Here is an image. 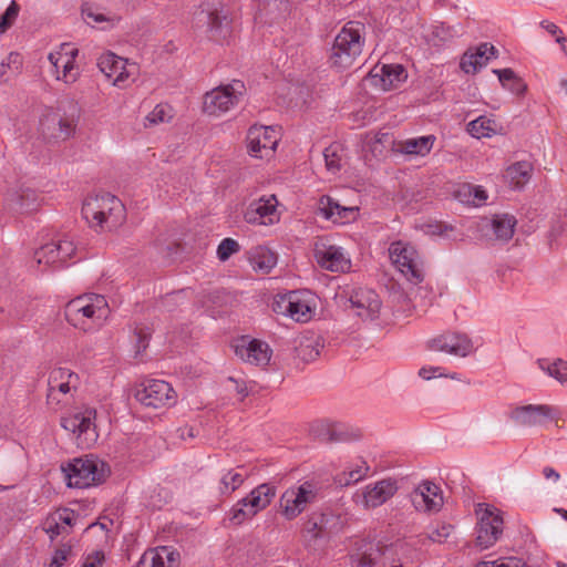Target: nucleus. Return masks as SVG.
Masks as SVG:
<instances>
[{
	"label": "nucleus",
	"mask_w": 567,
	"mask_h": 567,
	"mask_svg": "<svg viewBox=\"0 0 567 567\" xmlns=\"http://www.w3.org/2000/svg\"><path fill=\"white\" fill-rule=\"evenodd\" d=\"M380 556L379 548H374L372 544L369 545L363 553L352 556V561L355 567H372L375 564L377 557Z\"/></svg>",
	"instance_id": "nucleus-49"
},
{
	"label": "nucleus",
	"mask_w": 567,
	"mask_h": 567,
	"mask_svg": "<svg viewBox=\"0 0 567 567\" xmlns=\"http://www.w3.org/2000/svg\"><path fill=\"white\" fill-rule=\"evenodd\" d=\"M338 147L337 146H330L327 147L323 152L324 161L327 168L331 172H336L340 168V157L337 154Z\"/></svg>",
	"instance_id": "nucleus-54"
},
{
	"label": "nucleus",
	"mask_w": 567,
	"mask_h": 567,
	"mask_svg": "<svg viewBox=\"0 0 567 567\" xmlns=\"http://www.w3.org/2000/svg\"><path fill=\"white\" fill-rule=\"evenodd\" d=\"M543 475L546 480H553L554 482H558L560 478V475L558 472H556L555 468L546 466L543 470Z\"/></svg>",
	"instance_id": "nucleus-62"
},
{
	"label": "nucleus",
	"mask_w": 567,
	"mask_h": 567,
	"mask_svg": "<svg viewBox=\"0 0 567 567\" xmlns=\"http://www.w3.org/2000/svg\"><path fill=\"white\" fill-rule=\"evenodd\" d=\"M82 18L87 24L92 27L106 23V25H102V28L113 25L115 22L118 21V18L116 16L104 13L100 9L94 8L90 4H85L82 7Z\"/></svg>",
	"instance_id": "nucleus-44"
},
{
	"label": "nucleus",
	"mask_w": 567,
	"mask_h": 567,
	"mask_svg": "<svg viewBox=\"0 0 567 567\" xmlns=\"http://www.w3.org/2000/svg\"><path fill=\"white\" fill-rule=\"evenodd\" d=\"M245 92L240 81L213 89L204 95L203 111L210 116H220L235 107Z\"/></svg>",
	"instance_id": "nucleus-12"
},
{
	"label": "nucleus",
	"mask_w": 567,
	"mask_h": 567,
	"mask_svg": "<svg viewBox=\"0 0 567 567\" xmlns=\"http://www.w3.org/2000/svg\"><path fill=\"white\" fill-rule=\"evenodd\" d=\"M151 338V331L147 327H136L133 334L132 342L134 343V354L135 358H138L142 355V353L146 350L148 347Z\"/></svg>",
	"instance_id": "nucleus-48"
},
{
	"label": "nucleus",
	"mask_w": 567,
	"mask_h": 567,
	"mask_svg": "<svg viewBox=\"0 0 567 567\" xmlns=\"http://www.w3.org/2000/svg\"><path fill=\"white\" fill-rule=\"evenodd\" d=\"M318 488L312 482L306 481L290 486L280 496L279 513L287 520H292L316 502Z\"/></svg>",
	"instance_id": "nucleus-11"
},
{
	"label": "nucleus",
	"mask_w": 567,
	"mask_h": 567,
	"mask_svg": "<svg viewBox=\"0 0 567 567\" xmlns=\"http://www.w3.org/2000/svg\"><path fill=\"white\" fill-rule=\"evenodd\" d=\"M540 25L543 29H545L548 33H550L554 37L563 35L561 30L553 22L544 20L540 22Z\"/></svg>",
	"instance_id": "nucleus-61"
},
{
	"label": "nucleus",
	"mask_w": 567,
	"mask_h": 567,
	"mask_svg": "<svg viewBox=\"0 0 567 567\" xmlns=\"http://www.w3.org/2000/svg\"><path fill=\"white\" fill-rule=\"evenodd\" d=\"M75 251L76 246L73 239L63 235L38 248L33 254V260L42 269L59 268L64 266Z\"/></svg>",
	"instance_id": "nucleus-15"
},
{
	"label": "nucleus",
	"mask_w": 567,
	"mask_h": 567,
	"mask_svg": "<svg viewBox=\"0 0 567 567\" xmlns=\"http://www.w3.org/2000/svg\"><path fill=\"white\" fill-rule=\"evenodd\" d=\"M324 525L326 517L323 515L319 517H311L305 523L302 538L309 547L317 549L326 543L328 539V533Z\"/></svg>",
	"instance_id": "nucleus-33"
},
{
	"label": "nucleus",
	"mask_w": 567,
	"mask_h": 567,
	"mask_svg": "<svg viewBox=\"0 0 567 567\" xmlns=\"http://www.w3.org/2000/svg\"><path fill=\"white\" fill-rule=\"evenodd\" d=\"M228 382L234 384V390L240 396L241 400L244 398H246L251 390V386H249V383H247L241 378L229 377Z\"/></svg>",
	"instance_id": "nucleus-57"
},
{
	"label": "nucleus",
	"mask_w": 567,
	"mask_h": 567,
	"mask_svg": "<svg viewBox=\"0 0 567 567\" xmlns=\"http://www.w3.org/2000/svg\"><path fill=\"white\" fill-rule=\"evenodd\" d=\"M556 42L560 45L561 51L567 56V38L564 35H558L556 38Z\"/></svg>",
	"instance_id": "nucleus-64"
},
{
	"label": "nucleus",
	"mask_w": 567,
	"mask_h": 567,
	"mask_svg": "<svg viewBox=\"0 0 567 567\" xmlns=\"http://www.w3.org/2000/svg\"><path fill=\"white\" fill-rule=\"evenodd\" d=\"M97 66L100 71L112 81V84L120 89L127 87L135 81L138 74L136 63L112 52L102 53L97 60Z\"/></svg>",
	"instance_id": "nucleus-14"
},
{
	"label": "nucleus",
	"mask_w": 567,
	"mask_h": 567,
	"mask_svg": "<svg viewBox=\"0 0 567 567\" xmlns=\"http://www.w3.org/2000/svg\"><path fill=\"white\" fill-rule=\"evenodd\" d=\"M430 348L457 358H466L474 353L477 347L465 333L446 332L430 341Z\"/></svg>",
	"instance_id": "nucleus-24"
},
{
	"label": "nucleus",
	"mask_w": 567,
	"mask_h": 567,
	"mask_svg": "<svg viewBox=\"0 0 567 567\" xmlns=\"http://www.w3.org/2000/svg\"><path fill=\"white\" fill-rule=\"evenodd\" d=\"M317 209L324 219L341 225L354 221L359 215L357 206H341L337 200L327 195L319 198Z\"/></svg>",
	"instance_id": "nucleus-29"
},
{
	"label": "nucleus",
	"mask_w": 567,
	"mask_h": 567,
	"mask_svg": "<svg viewBox=\"0 0 567 567\" xmlns=\"http://www.w3.org/2000/svg\"><path fill=\"white\" fill-rule=\"evenodd\" d=\"M502 131L501 124L491 116L481 115L466 125V132L474 138H491Z\"/></svg>",
	"instance_id": "nucleus-35"
},
{
	"label": "nucleus",
	"mask_w": 567,
	"mask_h": 567,
	"mask_svg": "<svg viewBox=\"0 0 567 567\" xmlns=\"http://www.w3.org/2000/svg\"><path fill=\"white\" fill-rule=\"evenodd\" d=\"M64 313L70 324L87 332L103 326L110 315V307L103 296L87 293L69 301Z\"/></svg>",
	"instance_id": "nucleus-2"
},
{
	"label": "nucleus",
	"mask_w": 567,
	"mask_h": 567,
	"mask_svg": "<svg viewBox=\"0 0 567 567\" xmlns=\"http://www.w3.org/2000/svg\"><path fill=\"white\" fill-rule=\"evenodd\" d=\"M538 365L547 375L557 380L561 385L567 386V361L561 359L553 362L540 360Z\"/></svg>",
	"instance_id": "nucleus-45"
},
{
	"label": "nucleus",
	"mask_w": 567,
	"mask_h": 567,
	"mask_svg": "<svg viewBox=\"0 0 567 567\" xmlns=\"http://www.w3.org/2000/svg\"><path fill=\"white\" fill-rule=\"evenodd\" d=\"M76 122L60 109H48L41 116L40 127L44 136L55 141H65L75 132Z\"/></svg>",
	"instance_id": "nucleus-19"
},
{
	"label": "nucleus",
	"mask_w": 567,
	"mask_h": 567,
	"mask_svg": "<svg viewBox=\"0 0 567 567\" xmlns=\"http://www.w3.org/2000/svg\"><path fill=\"white\" fill-rule=\"evenodd\" d=\"M464 193L470 197H473L472 202L474 205H481L487 199V193L482 186L465 185L463 187Z\"/></svg>",
	"instance_id": "nucleus-53"
},
{
	"label": "nucleus",
	"mask_w": 567,
	"mask_h": 567,
	"mask_svg": "<svg viewBox=\"0 0 567 567\" xmlns=\"http://www.w3.org/2000/svg\"><path fill=\"white\" fill-rule=\"evenodd\" d=\"M474 512L477 519L476 545L481 549H488L498 542L503 534V512L487 503L476 504Z\"/></svg>",
	"instance_id": "nucleus-8"
},
{
	"label": "nucleus",
	"mask_w": 567,
	"mask_h": 567,
	"mask_svg": "<svg viewBox=\"0 0 567 567\" xmlns=\"http://www.w3.org/2000/svg\"><path fill=\"white\" fill-rule=\"evenodd\" d=\"M179 553L171 546L147 549L140 558L137 567H178Z\"/></svg>",
	"instance_id": "nucleus-30"
},
{
	"label": "nucleus",
	"mask_w": 567,
	"mask_h": 567,
	"mask_svg": "<svg viewBox=\"0 0 567 567\" xmlns=\"http://www.w3.org/2000/svg\"><path fill=\"white\" fill-rule=\"evenodd\" d=\"M386 136H388L386 134H375L373 136V140H374V142H373L374 146L372 150L373 152H381V145L383 143V140L386 138Z\"/></svg>",
	"instance_id": "nucleus-63"
},
{
	"label": "nucleus",
	"mask_w": 567,
	"mask_h": 567,
	"mask_svg": "<svg viewBox=\"0 0 567 567\" xmlns=\"http://www.w3.org/2000/svg\"><path fill=\"white\" fill-rule=\"evenodd\" d=\"M70 551H71L70 546L63 545V546L59 547L52 556L50 567H61L66 561V559L70 555Z\"/></svg>",
	"instance_id": "nucleus-56"
},
{
	"label": "nucleus",
	"mask_w": 567,
	"mask_h": 567,
	"mask_svg": "<svg viewBox=\"0 0 567 567\" xmlns=\"http://www.w3.org/2000/svg\"><path fill=\"white\" fill-rule=\"evenodd\" d=\"M82 216L96 233H111L126 219V210L120 198L110 193L92 194L85 197Z\"/></svg>",
	"instance_id": "nucleus-1"
},
{
	"label": "nucleus",
	"mask_w": 567,
	"mask_h": 567,
	"mask_svg": "<svg viewBox=\"0 0 567 567\" xmlns=\"http://www.w3.org/2000/svg\"><path fill=\"white\" fill-rule=\"evenodd\" d=\"M233 347L236 355L247 363L264 367L270 361L271 349L258 339L243 336L235 340Z\"/></svg>",
	"instance_id": "nucleus-25"
},
{
	"label": "nucleus",
	"mask_w": 567,
	"mask_h": 567,
	"mask_svg": "<svg viewBox=\"0 0 567 567\" xmlns=\"http://www.w3.org/2000/svg\"><path fill=\"white\" fill-rule=\"evenodd\" d=\"M8 205L21 213H31L40 205L39 195L35 190L27 188L20 193L10 194Z\"/></svg>",
	"instance_id": "nucleus-40"
},
{
	"label": "nucleus",
	"mask_w": 567,
	"mask_h": 567,
	"mask_svg": "<svg viewBox=\"0 0 567 567\" xmlns=\"http://www.w3.org/2000/svg\"><path fill=\"white\" fill-rule=\"evenodd\" d=\"M238 250L239 244L235 239L225 238L221 240L217 248V256L221 261H225Z\"/></svg>",
	"instance_id": "nucleus-52"
},
{
	"label": "nucleus",
	"mask_w": 567,
	"mask_h": 567,
	"mask_svg": "<svg viewBox=\"0 0 567 567\" xmlns=\"http://www.w3.org/2000/svg\"><path fill=\"white\" fill-rule=\"evenodd\" d=\"M433 34L441 41H447L457 35V31L454 28L440 24L434 28Z\"/></svg>",
	"instance_id": "nucleus-59"
},
{
	"label": "nucleus",
	"mask_w": 567,
	"mask_h": 567,
	"mask_svg": "<svg viewBox=\"0 0 567 567\" xmlns=\"http://www.w3.org/2000/svg\"><path fill=\"white\" fill-rule=\"evenodd\" d=\"M350 309L363 321H375L382 311L380 296L369 288L353 289L349 296Z\"/></svg>",
	"instance_id": "nucleus-21"
},
{
	"label": "nucleus",
	"mask_w": 567,
	"mask_h": 567,
	"mask_svg": "<svg viewBox=\"0 0 567 567\" xmlns=\"http://www.w3.org/2000/svg\"><path fill=\"white\" fill-rule=\"evenodd\" d=\"M20 7L16 1H11L6 11L0 16V33H4L16 21Z\"/></svg>",
	"instance_id": "nucleus-51"
},
{
	"label": "nucleus",
	"mask_w": 567,
	"mask_h": 567,
	"mask_svg": "<svg viewBox=\"0 0 567 567\" xmlns=\"http://www.w3.org/2000/svg\"><path fill=\"white\" fill-rule=\"evenodd\" d=\"M408 78L405 69L401 64L375 65L365 78V85L386 92L396 89Z\"/></svg>",
	"instance_id": "nucleus-23"
},
{
	"label": "nucleus",
	"mask_w": 567,
	"mask_h": 567,
	"mask_svg": "<svg viewBox=\"0 0 567 567\" xmlns=\"http://www.w3.org/2000/svg\"><path fill=\"white\" fill-rule=\"evenodd\" d=\"M104 560V553L102 550H94L84 557L80 567H103Z\"/></svg>",
	"instance_id": "nucleus-55"
},
{
	"label": "nucleus",
	"mask_w": 567,
	"mask_h": 567,
	"mask_svg": "<svg viewBox=\"0 0 567 567\" xmlns=\"http://www.w3.org/2000/svg\"><path fill=\"white\" fill-rule=\"evenodd\" d=\"M278 199L275 195H262L248 203L243 218L250 225L272 226L280 220Z\"/></svg>",
	"instance_id": "nucleus-18"
},
{
	"label": "nucleus",
	"mask_w": 567,
	"mask_h": 567,
	"mask_svg": "<svg viewBox=\"0 0 567 567\" xmlns=\"http://www.w3.org/2000/svg\"><path fill=\"white\" fill-rule=\"evenodd\" d=\"M558 410L547 404H527L515 408L512 419L519 425L536 426L556 417Z\"/></svg>",
	"instance_id": "nucleus-27"
},
{
	"label": "nucleus",
	"mask_w": 567,
	"mask_h": 567,
	"mask_svg": "<svg viewBox=\"0 0 567 567\" xmlns=\"http://www.w3.org/2000/svg\"><path fill=\"white\" fill-rule=\"evenodd\" d=\"M79 49L72 43H62L48 54L52 76L64 84L75 83L81 75V68L76 61Z\"/></svg>",
	"instance_id": "nucleus-10"
},
{
	"label": "nucleus",
	"mask_w": 567,
	"mask_h": 567,
	"mask_svg": "<svg viewBox=\"0 0 567 567\" xmlns=\"http://www.w3.org/2000/svg\"><path fill=\"white\" fill-rule=\"evenodd\" d=\"M70 487L86 488L102 483L110 474L109 465L93 455L74 458L61 466Z\"/></svg>",
	"instance_id": "nucleus-4"
},
{
	"label": "nucleus",
	"mask_w": 567,
	"mask_h": 567,
	"mask_svg": "<svg viewBox=\"0 0 567 567\" xmlns=\"http://www.w3.org/2000/svg\"><path fill=\"white\" fill-rule=\"evenodd\" d=\"M495 48L489 43H482L474 50L466 51L460 66L466 74H475L484 68L488 61L495 55Z\"/></svg>",
	"instance_id": "nucleus-31"
},
{
	"label": "nucleus",
	"mask_w": 567,
	"mask_h": 567,
	"mask_svg": "<svg viewBox=\"0 0 567 567\" xmlns=\"http://www.w3.org/2000/svg\"><path fill=\"white\" fill-rule=\"evenodd\" d=\"M516 218L509 214L495 215L491 220V227L498 240H509L515 231Z\"/></svg>",
	"instance_id": "nucleus-41"
},
{
	"label": "nucleus",
	"mask_w": 567,
	"mask_h": 567,
	"mask_svg": "<svg viewBox=\"0 0 567 567\" xmlns=\"http://www.w3.org/2000/svg\"><path fill=\"white\" fill-rule=\"evenodd\" d=\"M452 532V527L450 525H443L441 529H437L431 533L430 538L434 542H442L444 538L449 537Z\"/></svg>",
	"instance_id": "nucleus-60"
},
{
	"label": "nucleus",
	"mask_w": 567,
	"mask_h": 567,
	"mask_svg": "<svg viewBox=\"0 0 567 567\" xmlns=\"http://www.w3.org/2000/svg\"><path fill=\"white\" fill-rule=\"evenodd\" d=\"M411 502L419 512H439L443 506V492L430 481L421 482L411 493Z\"/></svg>",
	"instance_id": "nucleus-26"
},
{
	"label": "nucleus",
	"mask_w": 567,
	"mask_h": 567,
	"mask_svg": "<svg viewBox=\"0 0 567 567\" xmlns=\"http://www.w3.org/2000/svg\"><path fill=\"white\" fill-rule=\"evenodd\" d=\"M248 260L254 270L269 274L277 264V255L266 246H257L249 250Z\"/></svg>",
	"instance_id": "nucleus-38"
},
{
	"label": "nucleus",
	"mask_w": 567,
	"mask_h": 567,
	"mask_svg": "<svg viewBox=\"0 0 567 567\" xmlns=\"http://www.w3.org/2000/svg\"><path fill=\"white\" fill-rule=\"evenodd\" d=\"M398 489L396 480L391 477L382 478L355 489L352 495V502L360 508L374 509L391 499Z\"/></svg>",
	"instance_id": "nucleus-13"
},
{
	"label": "nucleus",
	"mask_w": 567,
	"mask_h": 567,
	"mask_svg": "<svg viewBox=\"0 0 567 567\" xmlns=\"http://www.w3.org/2000/svg\"><path fill=\"white\" fill-rule=\"evenodd\" d=\"M319 298L310 290H295L281 296L275 302V311L296 322H309L316 315Z\"/></svg>",
	"instance_id": "nucleus-7"
},
{
	"label": "nucleus",
	"mask_w": 567,
	"mask_h": 567,
	"mask_svg": "<svg viewBox=\"0 0 567 567\" xmlns=\"http://www.w3.org/2000/svg\"><path fill=\"white\" fill-rule=\"evenodd\" d=\"M96 411L91 406H79L70 411L61 420V425L76 436L82 449L93 446L99 437L96 432Z\"/></svg>",
	"instance_id": "nucleus-9"
},
{
	"label": "nucleus",
	"mask_w": 567,
	"mask_h": 567,
	"mask_svg": "<svg viewBox=\"0 0 567 567\" xmlns=\"http://www.w3.org/2000/svg\"><path fill=\"white\" fill-rule=\"evenodd\" d=\"M365 25L360 21H349L336 35L331 48L330 63L339 71L349 69L362 53Z\"/></svg>",
	"instance_id": "nucleus-3"
},
{
	"label": "nucleus",
	"mask_w": 567,
	"mask_h": 567,
	"mask_svg": "<svg viewBox=\"0 0 567 567\" xmlns=\"http://www.w3.org/2000/svg\"><path fill=\"white\" fill-rule=\"evenodd\" d=\"M23 59L18 52H10L0 62V84L9 82L22 68Z\"/></svg>",
	"instance_id": "nucleus-43"
},
{
	"label": "nucleus",
	"mask_w": 567,
	"mask_h": 567,
	"mask_svg": "<svg viewBox=\"0 0 567 567\" xmlns=\"http://www.w3.org/2000/svg\"><path fill=\"white\" fill-rule=\"evenodd\" d=\"M315 258L322 269L331 272H348L352 267L349 252L337 245L317 243Z\"/></svg>",
	"instance_id": "nucleus-22"
},
{
	"label": "nucleus",
	"mask_w": 567,
	"mask_h": 567,
	"mask_svg": "<svg viewBox=\"0 0 567 567\" xmlns=\"http://www.w3.org/2000/svg\"><path fill=\"white\" fill-rule=\"evenodd\" d=\"M135 398L145 406L159 409L176 402V393L169 383L163 380H148L136 391Z\"/></svg>",
	"instance_id": "nucleus-20"
},
{
	"label": "nucleus",
	"mask_w": 567,
	"mask_h": 567,
	"mask_svg": "<svg viewBox=\"0 0 567 567\" xmlns=\"http://www.w3.org/2000/svg\"><path fill=\"white\" fill-rule=\"evenodd\" d=\"M76 519V514L70 508H59L50 513L42 523L43 530L51 539L68 532Z\"/></svg>",
	"instance_id": "nucleus-32"
},
{
	"label": "nucleus",
	"mask_w": 567,
	"mask_h": 567,
	"mask_svg": "<svg viewBox=\"0 0 567 567\" xmlns=\"http://www.w3.org/2000/svg\"><path fill=\"white\" fill-rule=\"evenodd\" d=\"M193 28L207 39L221 42L230 34V19L224 8L210 4L202 7L194 12Z\"/></svg>",
	"instance_id": "nucleus-6"
},
{
	"label": "nucleus",
	"mask_w": 567,
	"mask_h": 567,
	"mask_svg": "<svg viewBox=\"0 0 567 567\" xmlns=\"http://www.w3.org/2000/svg\"><path fill=\"white\" fill-rule=\"evenodd\" d=\"M370 472V466L363 458L350 462L342 472L338 473L334 482L340 486H349L364 480Z\"/></svg>",
	"instance_id": "nucleus-34"
},
{
	"label": "nucleus",
	"mask_w": 567,
	"mask_h": 567,
	"mask_svg": "<svg viewBox=\"0 0 567 567\" xmlns=\"http://www.w3.org/2000/svg\"><path fill=\"white\" fill-rule=\"evenodd\" d=\"M276 492V487L269 483L259 484L230 507L227 513L228 520L235 526L251 520L271 504Z\"/></svg>",
	"instance_id": "nucleus-5"
},
{
	"label": "nucleus",
	"mask_w": 567,
	"mask_h": 567,
	"mask_svg": "<svg viewBox=\"0 0 567 567\" xmlns=\"http://www.w3.org/2000/svg\"><path fill=\"white\" fill-rule=\"evenodd\" d=\"M389 255L392 264L409 281L422 280V261L411 244L401 240L394 241L389 247Z\"/></svg>",
	"instance_id": "nucleus-16"
},
{
	"label": "nucleus",
	"mask_w": 567,
	"mask_h": 567,
	"mask_svg": "<svg viewBox=\"0 0 567 567\" xmlns=\"http://www.w3.org/2000/svg\"><path fill=\"white\" fill-rule=\"evenodd\" d=\"M435 140L434 135L408 138L398 144V150L406 155L425 156L433 148Z\"/></svg>",
	"instance_id": "nucleus-39"
},
{
	"label": "nucleus",
	"mask_w": 567,
	"mask_h": 567,
	"mask_svg": "<svg viewBox=\"0 0 567 567\" xmlns=\"http://www.w3.org/2000/svg\"><path fill=\"white\" fill-rule=\"evenodd\" d=\"M280 133L274 126L252 125L246 136L249 155L260 159H269L274 156Z\"/></svg>",
	"instance_id": "nucleus-17"
},
{
	"label": "nucleus",
	"mask_w": 567,
	"mask_h": 567,
	"mask_svg": "<svg viewBox=\"0 0 567 567\" xmlns=\"http://www.w3.org/2000/svg\"><path fill=\"white\" fill-rule=\"evenodd\" d=\"M419 377L422 378L423 380H431L434 378L447 377V374L443 372V369L441 367L429 365L422 367L419 370Z\"/></svg>",
	"instance_id": "nucleus-58"
},
{
	"label": "nucleus",
	"mask_w": 567,
	"mask_h": 567,
	"mask_svg": "<svg viewBox=\"0 0 567 567\" xmlns=\"http://www.w3.org/2000/svg\"><path fill=\"white\" fill-rule=\"evenodd\" d=\"M493 72L497 74L498 80L504 89L516 95L525 94L527 85L519 76L515 74L513 70L502 69L494 70Z\"/></svg>",
	"instance_id": "nucleus-42"
},
{
	"label": "nucleus",
	"mask_w": 567,
	"mask_h": 567,
	"mask_svg": "<svg viewBox=\"0 0 567 567\" xmlns=\"http://www.w3.org/2000/svg\"><path fill=\"white\" fill-rule=\"evenodd\" d=\"M475 567H528V565L522 557L509 556L492 561H480Z\"/></svg>",
	"instance_id": "nucleus-50"
},
{
	"label": "nucleus",
	"mask_w": 567,
	"mask_h": 567,
	"mask_svg": "<svg viewBox=\"0 0 567 567\" xmlns=\"http://www.w3.org/2000/svg\"><path fill=\"white\" fill-rule=\"evenodd\" d=\"M533 165L529 162L522 161L512 164L505 171L504 178L507 185L513 189H522L530 181Z\"/></svg>",
	"instance_id": "nucleus-37"
},
{
	"label": "nucleus",
	"mask_w": 567,
	"mask_h": 567,
	"mask_svg": "<svg viewBox=\"0 0 567 567\" xmlns=\"http://www.w3.org/2000/svg\"><path fill=\"white\" fill-rule=\"evenodd\" d=\"M173 118V109L168 104H157L144 118V126L151 127L168 123Z\"/></svg>",
	"instance_id": "nucleus-46"
},
{
	"label": "nucleus",
	"mask_w": 567,
	"mask_h": 567,
	"mask_svg": "<svg viewBox=\"0 0 567 567\" xmlns=\"http://www.w3.org/2000/svg\"><path fill=\"white\" fill-rule=\"evenodd\" d=\"M80 384V378L76 373L66 368H55L50 372L48 385L50 400L60 401L59 394L72 395Z\"/></svg>",
	"instance_id": "nucleus-28"
},
{
	"label": "nucleus",
	"mask_w": 567,
	"mask_h": 567,
	"mask_svg": "<svg viewBox=\"0 0 567 567\" xmlns=\"http://www.w3.org/2000/svg\"><path fill=\"white\" fill-rule=\"evenodd\" d=\"M322 347L319 338H306L299 343L298 355L303 361H313L319 357Z\"/></svg>",
	"instance_id": "nucleus-47"
},
{
	"label": "nucleus",
	"mask_w": 567,
	"mask_h": 567,
	"mask_svg": "<svg viewBox=\"0 0 567 567\" xmlns=\"http://www.w3.org/2000/svg\"><path fill=\"white\" fill-rule=\"evenodd\" d=\"M247 477L248 472L244 467L223 470L218 481V491L220 495H231L244 484Z\"/></svg>",
	"instance_id": "nucleus-36"
}]
</instances>
